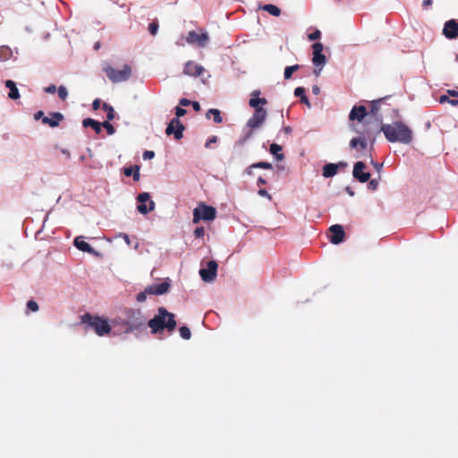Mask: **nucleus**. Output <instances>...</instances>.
I'll use <instances>...</instances> for the list:
<instances>
[{"label": "nucleus", "mask_w": 458, "mask_h": 458, "mask_svg": "<svg viewBox=\"0 0 458 458\" xmlns=\"http://www.w3.org/2000/svg\"><path fill=\"white\" fill-rule=\"evenodd\" d=\"M146 318L140 310L125 309L122 316H117L112 320L114 327H120L125 334L132 333L145 326Z\"/></svg>", "instance_id": "obj_1"}, {"label": "nucleus", "mask_w": 458, "mask_h": 458, "mask_svg": "<svg viewBox=\"0 0 458 458\" xmlns=\"http://www.w3.org/2000/svg\"><path fill=\"white\" fill-rule=\"evenodd\" d=\"M379 133L382 131L386 140L390 142H401L409 144L412 140L411 130L402 122H394L391 124H382L378 128Z\"/></svg>", "instance_id": "obj_2"}, {"label": "nucleus", "mask_w": 458, "mask_h": 458, "mask_svg": "<svg viewBox=\"0 0 458 458\" xmlns=\"http://www.w3.org/2000/svg\"><path fill=\"white\" fill-rule=\"evenodd\" d=\"M148 326L152 334H157L164 329L173 332L176 327V321L173 313L168 312L165 308L160 307L157 314L148 322Z\"/></svg>", "instance_id": "obj_3"}, {"label": "nucleus", "mask_w": 458, "mask_h": 458, "mask_svg": "<svg viewBox=\"0 0 458 458\" xmlns=\"http://www.w3.org/2000/svg\"><path fill=\"white\" fill-rule=\"evenodd\" d=\"M355 131L360 133V136L352 139L350 141V147L358 150L365 149L368 146L369 140L371 142V144H373L376 140V136L379 134L378 127L377 124H375L374 127L367 126L362 131L355 129Z\"/></svg>", "instance_id": "obj_4"}, {"label": "nucleus", "mask_w": 458, "mask_h": 458, "mask_svg": "<svg viewBox=\"0 0 458 458\" xmlns=\"http://www.w3.org/2000/svg\"><path fill=\"white\" fill-rule=\"evenodd\" d=\"M81 321L82 324L87 325L88 327L94 330V332L99 336L108 335L111 332V326L107 319L99 316L85 313L81 316Z\"/></svg>", "instance_id": "obj_5"}, {"label": "nucleus", "mask_w": 458, "mask_h": 458, "mask_svg": "<svg viewBox=\"0 0 458 458\" xmlns=\"http://www.w3.org/2000/svg\"><path fill=\"white\" fill-rule=\"evenodd\" d=\"M103 70L107 78L114 83L125 81L131 76V67L129 64H124L122 70H116L106 64Z\"/></svg>", "instance_id": "obj_6"}, {"label": "nucleus", "mask_w": 458, "mask_h": 458, "mask_svg": "<svg viewBox=\"0 0 458 458\" xmlns=\"http://www.w3.org/2000/svg\"><path fill=\"white\" fill-rule=\"evenodd\" d=\"M170 284L167 281L160 284H153L145 288L143 292L137 294L136 300L138 302H144L147 300V295H162L168 292Z\"/></svg>", "instance_id": "obj_7"}, {"label": "nucleus", "mask_w": 458, "mask_h": 458, "mask_svg": "<svg viewBox=\"0 0 458 458\" xmlns=\"http://www.w3.org/2000/svg\"><path fill=\"white\" fill-rule=\"evenodd\" d=\"M216 216V210L211 206H207L204 203L198 205L193 210L192 222L199 223L200 220L213 221Z\"/></svg>", "instance_id": "obj_8"}, {"label": "nucleus", "mask_w": 458, "mask_h": 458, "mask_svg": "<svg viewBox=\"0 0 458 458\" xmlns=\"http://www.w3.org/2000/svg\"><path fill=\"white\" fill-rule=\"evenodd\" d=\"M186 41L190 45L205 47L209 41V36L208 32L203 31L202 30H200V32L191 30L188 33Z\"/></svg>", "instance_id": "obj_9"}, {"label": "nucleus", "mask_w": 458, "mask_h": 458, "mask_svg": "<svg viewBox=\"0 0 458 458\" xmlns=\"http://www.w3.org/2000/svg\"><path fill=\"white\" fill-rule=\"evenodd\" d=\"M140 204L137 206L138 211L142 215H147L155 208V202L150 200V195L148 192L140 193L137 196Z\"/></svg>", "instance_id": "obj_10"}, {"label": "nucleus", "mask_w": 458, "mask_h": 458, "mask_svg": "<svg viewBox=\"0 0 458 458\" xmlns=\"http://www.w3.org/2000/svg\"><path fill=\"white\" fill-rule=\"evenodd\" d=\"M267 112L265 108H257L252 116L248 120L247 126L251 130L259 128L265 122Z\"/></svg>", "instance_id": "obj_11"}, {"label": "nucleus", "mask_w": 458, "mask_h": 458, "mask_svg": "<svg viewBox=\"0 0 458 458\" xmlns=\"http://www.w3.org/2000/svg\"><path fill=\"white\" fill-rule=\"evenodd\" d=\"M184 129V125L178 118H173L165 129V133L167 135L174 134L175 140H181L183 136Z\"/></svg>", "instance_id": "obj_12"}, {"label": "nucleus", "mask_w": 458, "mask_h": 458, "mask_svg": "<svg viewBox=\"0 0 458 458\" xmlns=\"http://www.w3.org/2000/svg\"><path fill=\"white\" fill-rule=\"evenodd\" d=\"M323 48L322 43L316 42L312 45V63L316 67H319V71L326 64V56L322 54Z\"/></svg>", "instance_id": "obj_13"}, {"label": "nucleus", "mask_w": 458, "mask_h": 458, "mask_svg": "<svg viewBox=\"0 0 458 458\" xmlns=\"http://www.w3.org/2000/svg\"><path fill=\"white\" fill-rule=\"evenodd\" d=\"M217 263L215 260L208 262L207 268H201L199 275L204 282H211L216 276Z\"/></svg>", "instance_id": "obj_14"}, {"label": "nucleus", "mask_w": 458, "mask_h": 458, "mask_svg": "<svg viewBox=\"0 0 458 458\" xmlns=\"http://www.w3.org/2000/svg\"><path fill=\"white\" fill-rule=\"evenodd\" d=\"M365 167V164L361 161H358L353 166V177L360 182H367L370 178V174L369 172H364Z\"/></svg>", "instance_id": "obj_15"}, {"label": "nucleus", "mask_w": 458, "mask_h": 458, "mask_svg": "<svg viewBox=\"0 0 458 458\" xmlns=\"http://www.w3.org/2000/svg\"><path fill=\"white\" fill-rule=\"evenodd\" d=\"M443 35L448 39L458 38V22L456 20L452 19L445 23Z\"/></svg>", "instance_id": "obj_16"}, {"label": "nucleus", "mask_w": 458, "mask_h": 458, "mask_svg": "<svg viewBox=\"0 0 458 458\" xmlns=\"http://www.w3.org/2000/svg\"><path fill=\"white\" fill-rule=\"evenodd\" d=\"M329 231L331 233L330 242L333 244H339L344 241L345 233L342 225H334L329 227Z\"/></svg>", "instance_id": "obj_17"}, {"label": "nucleus", "mask_w": 458, "mask_h": 458, "mask_svg": "<svg viewBox=\"0 0 458 458\" xmlns=\"http://www.w3.org/2000/svg\"><path fill=\"white\" fill-rule=\"evenodd\" d=\"M204 72L203 66L196 64L193 61H188L183 68V73L185 75L198 77L200 76Z\"/></svg>", "instance_id": "obj_18"}, {"label": "nucleus", "mask_w": 458, "mask_h": 458, "mask_svg": "<svg viewBox=\"0 0 458 458\" xmlns=\"http://www.w3.org/2000/svg\"><path fill=\"white\" fill-rule=\"evenodd\" d=\"M64 119V116L60 112H51L49 113V116L43 117L42 123L49 127L55 128L57 127Z\"/></svg>", "instance_id": "obj_19"}, {"label": "nucleus", "mask_w": 458, "mask_h": 458, "mask_svg": "<svg viewBox=\"0 0 458 458\" xmlns=\"http://www.w3.org/2000/svg\"><path fill=\"white\" fill-rule=\"evenodd\" d=\"M367 114V109L364 106H353L350 112L349 119L351 121L357 120L361 122Z\"/></svg>", "instance_id": "obj_20"}, {"label": "nucleus", "mask_w": 458, "mask_h": 458, "mask_svg": "<svg viewBox=\"0 0 458 458\" xmlns=\"http://www.w3.org/2000/svg\"><path fill=\"white\" fill-rule=\"evenodd\" d=\"M74 246L81 250V251H84V252H88V253H95V250L88 243L86 242L84 240H83V237L82 236H78L74 239Z\"/></svg>", "instance_id": "obj_21"}, {"label": "nucleus", "mask_w": 458, "mask_h": 458, "mask_svg": "<svg viewBox=\"0 0 458 458\" xmlns=\"http://www.w3.org/2000/svg\"><path fill=\"white\" fill-rule=\"evenodd\" d=\"M339 165H344V164L340 163L339 165H337L329 163L325 165L323 167V176L326 178L333 177L334 175L336 174Z\"/></svg>", "instance_id": "obj_22"}, {"label": "nucleus", "mask_w": 458, "mask_h": 458, "mask_svg": "<svg viewBox=\"0 0 458 458\" xmlns=\"http://www.w3.org/2000/svg\"><path fill=\"white\" fill-rule=\"evenodd\" d=\"M140 165H131V166H128V167H124L123 168V174L126 175V176H131L133 177V180L135 182H138L140 180Z\"/></svg>", "instance_id": "obj_23"}, {"label": "nucleus", "mask_w": 458, "mask_h": 458, "mask_svg": "<svg viewBox=\"0 0 458 458\" xmlns=\"http://www.w3.org/2000/svg\"><path fill=\"white\" fill-rule=\"evenodd\" d=\"M82 125L84 127H90L92 128L97 134H99L101 132L102 124L101 123L92 119V118H85L82 121Z\"/></svg>", "instance_id": "obj_24"}, {"label": "nucleus", "mask_w": 458, "mask_h": 458, "mask_svg": "<svg viewBox=\"0 0 458 458\" xmlns=\"http://www.w3.org/2000/svg\"><path fill=\"white\" fill-rule=\"evenodd\" d=\"M5 86H6V88H8L10 89V91L8 93V97L11 99L15 100V99H18L20 98L19 90H18L14 81H13L11 80H7L5 81Z\"/></svg>", "instance_id": "obj_25"}, {"label": "nucleus", "mask_w": 458, "mask_h": 458, "mask_svg": "<svg viewBox=\"0 0 458 458\" xmlns=\"http://www.w3.org/2000/svg\"><path fill=\"white\" fill-rule=\"evenodd\" d=\"M211 115L213 116V121L216 123H221L223 122V118L221 116V113H220V111L218 109H216V108L209 109L207 112V114H206V117L208 119H210Z\"/></svg>", "instance_id": "obj_26"}, {"label": "nucleus", "mask_w": 458, "mask_h": 458, "mask_svg": "<svg viewBox=\"0 0 458 458\" xmlns=\"http://www.w3.org/2000/svg\"><path fill=\"white\" fill-rule=\"evenodd\" d=\"M267 103V101L264 98H251L249 100L250 106L255 108V110H257V108H264L262 106L266 105Z\"/></svg>", "instance_id": "obj_27"}, {"label": "nucleus", "mask_w": 458, "mask_h": 458, "mask_svg": "<svg viewBox=\"0 0 458 458\" xmlns=\"http://www.w3.org/2000/svg\"><path fill=\"white\" fill-rule=\"evenodd\" d=\"M13 55L12 49L7 46L0 47V61L4 62L9 60Z\"/></svg>", "instance_id": "obj_28"}, {"label": "nucleus", "mask_w": 458, "mask_h": 458, "mask_svg": "<svg viewBox=\"0 0 458 458\" xmlns=\"http://www.w3.org/2000/svg\"><path fill=\"white\" fill-rule=\"evenodd\" d=\"M385 100V98H379L377 100H373L370 103V114L373 115L376 119H377V114L380 109L381 103Z\"/></svg>", "instance_id": "obj_29"}, {"label": "nucleus", "mask_w": 458, "mask_h": 458, "mask_svg": "<svg viewBox=\"0 0 458 458\" xmlns=\"http://www.w3.org/2000/svg\"><path fill=\"white\" fill-rule=\"evenodd\" d=\"M294 95L295 97H299L301 98V102L302 104L307 105L308 106H310V101L305 95V89L302 87H298L294 89Z\"/></svg>", "instance_id": "obj_30"}, {"label": "nucleus", "mask_w": 458, "mask_h": 458, "mask_svg": "<svg viewBox=\"0 0 458 458\" xmlns=\"http://www.w3.org/2000/svg\"><path fill=\"white\" fill-rule=\"evenodd\" d=\"M282 151V147L276 143H273L270 145V152L275 155L277 160H283L284 158V154H280Z\"/></svg>", "instance_id": "obj_31"}, {"label": "nucleus", "mask_w": 458, "mask_h": 458, "mask_svg": "<svg viewBox=\"0 0 458 458\" xmlns=\"http://www.w3.org/2000/svg\"><path fill=\"white\" fill-rule=\"evenodd\" d=\"M262 9L276 17H277L281 14V10L277 6L271 4H265L262 7Z\"/></svg>", "instance_id": "obj_32"}, {"label": "nucleus", "mask_w": 458, "mask_h": 458, "mask_svg": "<svg viewBox=\"0 0 458 458\" xmlns=\"http://www.w3.org/2000/svg\"><path fill=\"white\" fill-rule=\"evenodd\" d=\"M299 68H300V65H298V64L285 67L284 72V79L290 80L292 78L293 73L294 72H296L297 70H299Z\"/></svg>", "instance_id": "obj_33"}, {"label": "nucleus", "mask_w": 458, "mask_h": 458, "mask_svg": "<svg viewBox=\"0 0 458 458\" xmlns=\"http://www.w3.org/2000/svg\"><path fill=\"white\" fill-rule=\"evenodd\" d=\"M102 108L106 112V118L108 121H111L114 118V110L110 105L107 103H103Z\"/></svg>", "instance_id": "obj_34"}, {"label": "nucleus", "mask_w": 458, "mask_h": 458, "mask_svg": "<svg viewBox=\"0 0 458 458\" xmlns=\"http://www.w3.org/2000/svg\"><path fill=\"white\" fill-rule=\"evenodd\" d=\"M179 332H180L181 337L185 339V340H189L191 338V330L186 326L181 327L180 329H179Z\"/></svg>", "instance_id": "obj_35"}, {"label": "nucleus", "mask_w": 458, "mask_h": 458, "mask_svg": "<svg viewBox=\"0 0 458 458\" xmlns=\"http://www.w3.org/2000/svg\"><path fill=\"white\" fill-rule=\"evenodd\" d=\"M250 168L272 169V165L268 162L260 161V162L252 164L250 165Z\"/></svg>", "instance_id": "obj_36"}, {"label": "nucleus", "mask_w": 458, "mask_h": 458, "mask_svg": "<svg viewBox=\"0 0 458 458\" xmlns=\"http://www.w3.org/2000/svg\"><path fill=\"white\" fill-rule=\"evenodd\" d=\"M101 124H102V127H104L106 130V131L109 135H113L115 132L114 127L109 123L108 120L105 121Z\"/></svg>", "instance_id": "obj_37"}, {"label": "nucleus", "mask_w": 458, "mask_h": 458, "mask_svg": "<svg viewBox=\"0 0 458 458\" xmlns=\"http://www.w3.org/2000/svg\"><path fill=\"white\" fill-rule=\"evenodd\" d=\"M58 96L62 100H65L68 96L67 89L64 86H60L57 89Z\"/></svg>", "instance_id": "obj_38"}, {"label": "nucleus", "mask_w": 458, "mask_h": 458, "mask_svg": "<svg viewBox=\"0 0 458 458\" xmlns=\"http://www.w3.org/2000/svg\"><path fill=\"white\" fill-rule=\"evenodd\" d=\"M158 23L157 21H153L148 25V31L151 35L155 36L158 30Z\"/></svg>", "instance_id": "obj_39"}, {"label": "nucleus", "mask_w": 458, "mask_h": 458, "mask_svg": "<svg viewBox=\"0 0 458 458\" xmlns=\"http://www.w3.org/2000/svg\"><path fill=\"white\" fill-rule=\"evenodd\" d=\"M320 37H321V32L318 30H316L312 33L309 34L308 38L310 41H314V40L320 38Z\"/></svg>", "instance_id": "obj_40"}, {"label": "nucleus", "mask_w": 458, "mask_h": 458, "mask_svg": "<svg viewBox=\"0 0 458 458\" xmlns=\"http://www.w3.org/2000/svg\"><path fill=\"white\" fill-rule=\"evenodd\" d=\"M194 235H195L196 238H202L205 235V229H204V227H202V226L197 227L194 230Z\"/></svg>", "instance_id": "obj_41"}, {"label": "nucleus", "mask_w": 458, "mask_h": 458, "mask_svg": "<svg viewBox=\"0 0 458 458\" xmlns=\"http://www.w3.org/2000/svg\"><path fill=\"white\" fill-rule=\"evenodd\" d=\"M186 113H187V111L184 108H182L181 106H177L175 108V114H176L175 118L179 119V117L185 115Z\"/></svg>", "instance_id": "obj_42"}, {"label": "nucleus", "mask_w": 458, "mask_h": 458, "mask_svg": "<svg viewBox=\"0 0 458 458\" xmlns=\"http://www.w3.org/2000/svg\"><path fill=\"white\" fill-rule=\"evenodd\" d=\"M143 159H152L155 157V152L152 150H146L143 152Z\"/></svg>", "instance_id": "obj_43"}, {"label": "nucleus", "mask_w": 458, "mask_h": 458, "mask_svg": "<svg viewBox=\"0 0 458 458\" xmlns=\"http://www.w3.org/2000/svg\"><path fill=\"white\" fill-rule=\"evenodd\" d=\"M378 187V181L376 179L370 180L369 182V189L375 191Z\"/></svg>", "instance_id": "obj_44"}, {"label": "nucleus", "mask_w": 458, "mask_h": 458, "mask_svg": "<svg viewBox=\"0 0 458 458\" xmlns=\"http://www.w3.org/2000/svg\"><path fill=\"white\" fill-rule=\"evenodd\" d=\"M258 194L261 197H266L269 200L272 199V197L271 195L265 190V189H259V191H258Z\"/></svg>", "instance_id": "obj_45"}, {"label": "nucleus", "mask_w": 458, "mask_h": 458, "mask_svg": "<svg viewBox=\"0 0 458 458\" xmlns=\"http://www.w3.org/2000/svg\"><path fill=\"white\" fill-rule=\"evenodd\" d=\"M217 141L216 136H212L206 142L205 147L209 148L212 143H216Z\"/></svg>", "instance_id": "obj_46"}, {"label": "nucleus", "mask_w": 458, "mask_h": 458, "mask_svg": "<svg viewBox=\"0 0 458 458\" xmlns=\"http://www.w3.org/2000/svg\"><path fill=\"white\" fill-rule=\"evenodd\" d=\"M101 106V100L99 98H97L92 103V108L94 110H98Z\"/></svg>", "instance_id": "obj_47"}, {"label": "nucleus", "mask_w": 458, "mask_h": 458, "mask_svg": "<svg viewBox=\"0 0 458 458\" xmlns=\"http://www.w3.org/2000/svg\"><path fill=\"white\" fill-rule=\"evenodd\" d=\"M38 305L35 301L30 300V311H38Z\"/></svg>", "instance_id": "obj_48"}, {"label": "nucleus", "mask_w": 458, "mask_h": 458, "mask_svg": "<svg viewBox=\"0 0 458 458\" xmlns=\"http://www.w3.org/2000/svg\"><path fill=\"white\" fill-rule=\"evenodd\" d=\"M191 103V101H190L189 99L187 98H182L180 99L179 101V104L182 106H190Z\"/></svg>", "instance_id": "obj_49"}, {"label": "nucleus", "mask_w": 458, "mask_h": 458, "mask_svg": "<svg viewBox=\"0 0 458 458\" xmlns=\"http://www.w3.org/2000/svg\"><path fill=\"white\" fill-rule=\"evenodd\" d=\"M45 90L47 93L53 94V93H55L56 91V87L55 85H49L48 87H47L45 89Z\"/></svg>", "instance_id": "obj_50"}, {"label": "nucleus", "mask_w": 458, "mask_h": 458, "mask_svg": "<svg viewBox=\"0 0 458 458\" xmlns=\"http://www.w3.org/2000/svg\"><path fill=\"white\" fill-rule=\"evenodd\" d=\"M46 116L44 112L43 111H38L35 114H34V119L35 120H39V119H42L43 120V117Z\"/></svg>", "instance_id": "obj_51"}, {"label": "nucleus", "mask_w": 458, "mask_h": 458, "mask_svg": "<svg viewBox=\"0 0 458 458\" xmlns=\"http://www.w3.org/2000/svg\"><path fill=\"white\" fill-rule=\"evenodd\" d=\"M191 105L192 106V107L195 111L199 112L200 110V105L199 102L193 101L191 103Z\"/></svg>", "instance_id": "obj_52"}, {"label": "nucleus", "mask_w": 458, "mask_h": 458, "mask_svg": "<svg viewBox=\"0 0 458 458\" xmlns=\"http://www.w3.org/2000/svg\"><path fill=\"white\" fill-rule=\"evenodd\" d=\"M371 164L373 165V166L379 172L383 166V164H379L377 162H374L373 160H371Z\"/></svg>", "instance_id": "obj_53"}, {"label": "nucleus", "mask_w": 458, "mask_h": 458, "mask_svg": "<svg viewBox=\"0 0 458 458\" xmlns=\"http://www.w3.org/2000/svg\"><path fill=\"white\" fill-rule=\"evenodd\" d=\"M250 136H251V131H250V132L246 135V137H245V138H243V139H242V140H238V144H239V145H243V144H244V142H245V140H246L247 139H249Z\"/></svg>", "instance_id": "obj_54"}, {"label": "nucleus", "mask_w": 458, "mask_h": 458, "mask_svg": "<svg viewBox=\"0 0 458 458\" xmlns=\"http://www.w3.org/2000/svg\"><path fill=\"white\" fill-rule=\"evenodd\" d=\"M439 102L440 103L449 102V97L445 96V95L441 96L439 98Z\"/></svg>", "instance_id": "obj_55"}, {"label": "nucleus", "mask_w": 458, "mask_h": 458, "mask_svg": "<svg viewBox=\"0 0 458 458\" xmlns=\"http://www.w3.org/2000/svg\"><path fill=\"white\" fill-rule=\"evenodd\" d=\"M312 92H313V94H315V95L319 94V93H320V89H319V87H318V85H314V86L312 87Z\"/></svg>", "instance_id": "obj_56"}, {"label": "nucleus", "mask_w": 458, "mask_h": 458, "mask_svg": "<svg viewBox=\"0 0 458 458\" xmlns=\"http://www.w3.org/2000/svg\"><path fill=\"white\" fill-rule=\"evenodd\" d=\"M257 183H258V185H265V184H267V181H266L264 178L259 177V178L258 179Z\"/></svg>", "instance_id": "obj_57"}, {"label": "nucleus", "mask_w": 458, "mask_h": 458, "mask_svg": "<svg viewBox=\"0 0 458 458\" xmlns=\"http://www.w3.org/2000/svg\"><path fill=\"white\" fill-rule=\"evenodd\" d=\"M448 94L451 96V97H454V98H456L458 97V91L456 90H448Z\"/></svg>", "instance_id": "obj_58"}, {"label": "nucleus", "mask_w": 458, "mask_h": 458, "mask_svg": "<svg viewBox=\"0 0 458 458\" xmlns=\"http://www.w3.org/2000/svg\"><path fill=\"white\" fill-rule=\"evenodd\" d=\"M449 103L452 106H457L458 105V100L457 99H449Z\"/></svg>", "instance_id": "obj_59"}, {"label": "nucleus", "mask_w": 458, "mask_h": 458, "mask_svg": "<svg viewBox=\"0 0 458 458\" xmlns=\"http://www.w3.org/2000/svg\"><path fill=\"white\" fill-rule=\"evenodd\" d=\"M123 240L125 241V242L129 245L130 244V238L127 234H123Z\"/></svg>", "instance_id": "obj_60"}, {"label": "nucleus", "mask_w": 458, "mask_h": 458, "mask_svg": "<svg viewBox=\"0 0 458 458\" xmlns=\"http://www.w3.org/2000/svg\"><path fill=\"white\" fill-rule=\"evenodd\" d=\"M432 4V0H424L423 1V6L430 5Z\"/></svg>", "instance_id": "obj_61"}, {"label": "nucleus", "mask_w": 458, "mask_h": 458, "mask_svg": "<svg viewBox=\"0 0 458 458\" xmlns=\"http://www.w3.org/2000/svg\"><path fill=\"white\" fill-rule=\"evenodd\" d=\"M260 95V91L259 90H254L252 93H251V96L252 97H259Z\"/></svg>", "instance_id": "obj_62"}, {"label": "nucleus", "mask_w": 458, "mask_h": 458, "mask_svg": "<svg viewBox=\"0 0 458 458\" xmlns=\"http://www.w3.org/2000/svg\"><path fill=\"white\" fill-rule=\"evenodd\" d=\"M101 47V44L100 42H96L95 45H94V49L95 50H98Z\"/></svg>", "instance_id": "obj_63"}, {"label": "nucleus", "mask_w": 458, "mask_h": 458, "mask_svg": "<svg viewBox=\"0 0 458 458\" xmlns=\"http://www.w3.org/2000/svg\"><path fill=\"white\" fill-rule=\"evenodd\" d=\"M252 169H253V168H250V166L247 168V170H246L247 174H250H250H252Z\"/></svg>", "instance_id": "obj_64"}]
</instances>
